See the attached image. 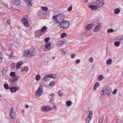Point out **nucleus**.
Returning a JSON list of instances; mask_svg holds the SVG:
<instances>
[{
  "label": "nucleus",
  "mask_w": 123,
  "mask_h": 123,
  "mask_svg": "<svg viewBox=\"0 0 123 123\" xmlns=\"http://www.w3.org/2000/svg\"><path fill=\"white\" fill-rule=\"evenodd\" d=\"M19 78V76H15L13 78L11 79H10V81L11 82H14L17 81Z\"/></svg>",
  "instance_id": "nucleus-16"
},
{
  "label": "nucleus",
  "mask_w": 123,
  "mask_h": 123,
  "mask_svg": "<svg viewBox=\"0 0 123 123\" xmlns=\"http://www.w3.org/2000/svg\"><path fill=\"white\" fill-rule=\"evenodd\" d=\"M50 96L52 98H53L54 97V94L53 93H52L50 94Z\"/></svg>",
  "instance_id": "nucleus-50"
},
{
  "label": "nucleus",
  "mask_w": 123,
  "mask_h": 123,
  "mask_svg": "<svg viewBox=\"0 0 123 123\" xmlns=\"http://www.w3.org/2000/svg\"><path fill=\"white\" fill-rule=\"evenodd\" d=\"M25 107L27 109L29 108V106L28 105H25Z\"/></svg>",
  "instance_id": "nucleus-51"
},
{
  "label": "nucleus",
  "mask_w": 123,
  "mask_h": 123,
  "mask_svg": "<svg viewBox=\"0 0 123 123\" xmlns=\"http://www.w3.org/2000/svg\"><path fill=\"white\" fill-rule=\"evenodd\" d=\"M89 61L90 63H92L93 61V58L92 57H90L89 60Z\"/></svg>",
  "instance_id": "nucleus-44"
},
{
  "label": "nucleus",
  "mask_w": 123,
  "mask_h": 123,
  "mask_svg": "<svg viewBox=\"0 0 123 123\" xmlns=\"http://www.w3.org/2000/svg\"><path fill=\"white\" fill-rule=\"evenodd\" d=\"M102 24L101 23H99L98 25L96 26L94 29V31L95 32H98L99 31L101 27Z\"/></svg>",
  "instance_id": "nucleus-10"
},
{
  "label": "nucleus",
  "mask_w": 123,
  "mask_h": 123,
  "mask_svg": "<svg viewBox=\"0 0 123 123\" xmlns=\"http://www.w3.org/2000/svg\"><path fill=\"white\" fill-rule=\"evenodd\" d=\"M120 40H123V36L121 37H120Z\"/></svg>",
  "instance_id": "nucleus-52"
},
{
  "label": "nucleus",
  "mask_w": 123,
  "mask_h": 123,
  "mask_svg": "<svg viewBox=\"0 0 123 123\" xmlns=\"http://www.w3.org/2000/svg\"><path fill=\"white\" fill-rule=\"evenodd\" d=\"M64 42L62 41H59L57 42L56 44V46L58 47L62 46L64 44Z\"/></svg>",
  "instance_id": "nucleus-12"
},
{
  "label": "nucleus",
  "mask_w": 123,
  "mask_h": 123,
  "mask_svg": "<svg viewBox=\"0 0 123 123\" xmlns=\"http://www.w3.org/2000/svg\"><path fill=\"white\" fill-rule=\"evenodd\" d=\"M50 77L49 76V74L46 75L44 78V80L45 81H48L49 80Z\"/></svg>",
  "instance_id": "nucleus-19"
},
{
  "label": "nucleus",
  "mask_w": 123,
  "mask_h": 123,
  "mask_svg": "<svg viewBox=\"0 0 123 123\" xmlns=\"http://www.w3.org/2000/svg\"><path fill=\"white\" fill-rule=\"evenodd\" d=\"M15 4L17 5H19L20 3V1L19 0H14Z\"/></svg>",
  "instance_id": "nucleus-33"
},
{
  "label": "nucleus",
  "mask_w": 123,
  "mask_h": 123,
  "mask_svg": "<svg viewBox=\"0 0 123 123\" xmlns=\"http://www.w3.org/2000/svg\"><path fill=\"white\" fill-rule=\"evenodd\" d=\"M54 81H52L49 84V86H52L54 84Z\"/></svg>",
  "instance_id": "nucleus-46"
},
{
  "label": "nucleus",
  "mask_w": 123,
  "mask_h": 123,
  "mask_svg": "<svg viewBox=\"0 0 123 123\" xmlns=\"http://www.w3.org/2000/svg\"><path fill=\"white\" fill-rule=\"evenodd\" d=\"M58 94L61 97L63 95V93L62 91L61 90L59 91Z\"/></svg>",
  "instance_id": "nucleus-37"
},
{
  "label": "nucleus",
  "mask_w": 123,
  "mask_h": 123,
  "mask_svg": "<svg viewBox=\"0 0 123 123\" xmlns=\"http://www.w3.org/2000/svg\"><path fill=\"white\" fill-rule=\"evenodd\" d=\"M35 36L36 37H39L41 35V31L40 30H37L36 31Z\"/></svg>",
  "instance_id": "nucleus-17"
},
{
  "label": "nucleus",
  "mask_w": 123,
  "mask_h": 123,
  "mask_svg": "<svg viewBox=\"0 0 123 123\" xmlns=\"http://www.w3.org/2000/svg\"><path fill=\"white\" fill-rule=\"evenodd\" d=\"M24 1L26 3L28 7L32 5V1L31 0H24Z\"/></svg>",
  "instance_id": "nucleus-13"
},
{
  "label": "nucleus",
  "mask_w": 123,
  "mask_h": 123,
  "mask_svg": "<svg viewBox=\"0 0 123 123\" xmlns=\"http://www.w3.org/2000/svg\"><path fill=\"white\" fill-rule=\"evenodd\" d=\"M2 97L1 95V94H0V97Z\"/></svg>",
  "instance_id": "nucleus-56"
},
{
  "label": "nucleus",
  "mask_w": 123,
  "mask_h": 123,
  "mask_svg": "<svg viewBox=\"0 0 123 123\" xmlns=\"http://www.w3.org/2000/svg\"><path fill=\"white\" fill-rule=\"evenodd\" d=\"M7 69L6 68H4L2 71V73L3 74H5L6 73L7 71Z\"/></svg>",
  "instance_id": "nucleus-31"
},
{
  "label": "nucleus",
  "mask_w": 123,
  "mask_h": 123,
  "mask_svg": "<svg viewBox=\"0 0 123 123\" xmlns=\"http://www.w3.org/2000/svg\"><path fill=\"white\" fill-rule=\"evenodd\" d=\"M10 75L12 77H14L15 76V72H11L10 74Z\"/></svg>",
  "instance_id": "nucleus-36"
},
{
  "label": "nucleus",
  "mask_w": 123,
  "mask_h": 123,
  "mask_svg": "<svg viewBox=\"0 0 123 123\" xmlns=\"http://www.w3.org/2000/svg\"><path fill=\"white\" fill-rule=\"evenodd\" d=\"M45 48L47 49H49L51 48L50 44L49 43H47L45 45Z\"/></svg>",
  "instance_id": "nucleus-20"
},
{
  "label": "nucleus",
  "mask_w": 123,
  "mask_h": 123,
  "mask_svg": "<svg viewBox=\"0 0 123 123\" xmlns=\"http://www.w3.org/2000/svg\"><path fill=\"white\" fill-rule=\"evenodd\" d=\"M64 15L62 14H60L56 15L53 16V18L54 23L57 24L61 27L64 29H67L69 28L70 25L69 22L66 21L63 18Z\"/></svg>",
  "instance_id": "nucleus-1"
},
{
  "label": "nucleus",
  "mask_w": 123,
  "mask_h": 123,
  "mask_svg": "<svg viewBox=\"0 0 123 123\" xmlns=\"http://www.w3.org/2000/svg\"><path fill=\"white\" fill-rule=\"evenodd\" d=\"M103 78V76L102 75H100L98 76V80L99 81H101L102 80Z\"/></svg>",
  "instance_id": "nucleus-25"
},
{
  "label": "nucleus",
  "mask_w": 123,
  "mask_h": 123,
  "mask_svg": "<svg viewBox=\"0 0 123 123\" xmlns=\"http://www.w3.org/2000/svg\"><path fill=\"white\" fill-rule=\"evenodd\" d=\"M120 12V10L119 8H117L115 10L114 12L116 14H118Z\"/></svg>",
  "instance_id": "nucleus-28"
},
{
  "label": "nucleus",
  "mask_w": 123,
  "mask_h": 123,
  "mask_svg": "<svg viewBox=\"0 0 123 123\" xmlns=\"http://www.w3.org/2000/svg\"><path fill=\"white\" fill-rule=\"evenodd\" d=\"M22 21L24 25L26 27H28L29 26V25L28 23V21L26 18H22Z\"/></svg>",
  "instance_id": "nucleus-9"
},
{
  "label": "nucleus",
  "mask_w": 123,
  "mask_h": 123,
  "mask_svg": "<svg viewBox=\"0 0 123 123\" xmlns=\"http://www.w3.org/2000/svg\"><path fill=\"white\" fill-rule=\"evenodd\" d=\"M41 77L40 75H36V80L37 81L41 79Z\"/></svg>",
  "instance_id": "nucleus-30"
},
{
  "label": "nucleus",
  "mask_w": 123,
  "mask_h": 123,
  "mask_svg": "<svg viewBox=\"0 0 123 123\" xmlns=\"http://www.w3.org/2000/svg\"><path fill=\"white\" fill-rule=\"evenodd\" d=\"M4 88L7 90L9 88V89L8 85L6 83L4 84Z\"/></svg>",
  "instance_id": "nucleus-35"
},
{
  "label": "nucleus",
  "mask_w": 123,
  "mask_h": 123,
  "mask_svg": "<svg viewBox=\"0 0 123 123\" xmlns=\"http://www.w3.org/2000/svg\"><path fill=\"white\" fill-rule=\"evenodd\" d=\"M43 85H40L37 89L35 92V95L37 97H39L43 94Z\"/></svg>",
  "instance_id": "nucleus-4"
},
{
  "label": "nucleus",
  "mask_w": 123,
  "mask_h": 123,
  "mask_svg": "<svg viewBox=\"0 0 123 123\" xmlns=\"http://www.w3.org/2000/svg\"><path fill=\"white\" fill-rule=\"evenodd\" d=\"M13 55V54L12 53H11L10 54V57H12Z\"/></svg>",
  "instance_id": "nucleus-53"
},
{
  "label": "nucleus",
  "mask_w": 123,
  "mask_h": 123,
  "mask_svg": "<svg viewBox=\"0 0 123 123\" xmlns=\"http://www.w3.org/2000/svg\"><path fill=\"white\" fill-rule=\"evenodd\" d=\"M3 55L1 53H0V63L2 61Z\"/></svg>",
  "instance_id": "nucleus-40"
},
{
  "label": "nucleus",
  "mask_w": 123,
  "mask_h": 123,
  "mask_svg": "<svg viewBox=\"0 0 123 123\" xmlns=\"http://www.w3.org/2000/svg\"><path fill=\"white\" fill-rule=\"evenodd\" d=\"M89 7L92 10H96L98 8V7L96 6L90 5L89 6Z\"/></svg>",
  "instance_id": "nucleus-14"
},
{
  "label": "nucleus",
  "mask_w": 123,
  "mask_h": 123,
  "mask_svg": "<svg viewBox=\"0 0 123 123\" xmlns=\"http://www.w3.org/2000/svg\"><path fill=\"white\" fill-rule=\"evenodd\" d=\"M14 109L13 107L11 108L10 111V117L12 118H15L17 115L15 112L13 111Z\"/></svg>",
  "instance_id": "nucleus-8"
},
{
  "label": "nucleus",
  "mask_w": 123,
  "mask_h": 123,
  "mask_svg": "<svg viewBox=\"0 0 123 123\" xmlns=\"http://www.w3.org/2000/svg\"><path fill=\"white\" fill-rule=\"evenodd\" d=\"M7 22L9 24H11V20L10 19H8L7 21Z\"/></svg>",
  "instance_id": "nucleus-47"
},
{
  "label": "nucleus",
  "mask_w": 123,
  "mask_h": 123,
  "mask_svg": "<svg viewBox=\"0 0 123 123\" xmlns=\"http://www.w3.org/2000/svg\"><path fill=\"white\" fill-rule=\"evenodd\" d=\"M117 91V90L116 89H115L113 91V94H115L116 93V92Z\"/></svg>",
  "instance_id": "nucleus-49"
},
{
  "label": "nucleus",
  "mask_w": 123,
  "mask_h": 123,
  "mask_svg": "<svg viewBox=\"0 0 123 123\" xmlns=\"http://www.w3.org/2000/svg\"><path fill=\"white\" fill-rule=\"evenodd\" d=\"M72 104V102L70 101H67L66 102V105L67 106H70Z\"/></svg>",
  "instance_id": "nucleus-29"
},
{
  "label": "nucleus",
  "mask_w": 123,
  "mask_h": 123,
  "mask_svg": "<svg viewBox=\"0 0 123 123\" xmlns=\"http://www.w3.org/2000/svg\"><path fill=\"white\" fill-rule=\"evenodd\" d=\"M50 39V38L49 37L45 38V42H47L49 41Z\"/></svg>",
  "instance_id": "nucleus-45"
},
{
  "label": "nucleus",
  "mask_w": 123,
  "mask_h": 123,
  "mask_svg": "<svg viewBox=\"0 0 123 123\" xmlns=\"http://www.w3.org/2000/svg\"><path fill=\"white\" fill-rule=\"evenodd\" d=\"M114 31V30L112 29H108L107 30V32L108 33H110L111 32H112Z\"/></svg>",
  "instance_id": "nucleus-38"
},
{
  "label": "nucleus",
  "mask_w": 123,
  "mask_h": 123,
  "mask_svg": "<svg viewBox=\"0 0 123 123\" xmlns=\"http://www.w3.org/2000/svg\"><path fill=\"white\" fill-rule=\"evenodd\" d=\"M22 111L24 113V111L23 110H22Z\"/></svg>",
  "instance_id": "nucleus-57"
},
{
  "label": "nucleus",
  "mask_w": 123,
  "mask_h": 123,
  "mask_svg": "<svg viewBox=\"0 0 123 123\" xmlns=\"http://www.w3.org/2000/svg\"><path fill=\"white\" fill-rule=\"evenodd\" d=\"M36 54L34 48H31L29 49L24 50L23 53V55L24 56L28 58L35 55Z\"/></svg>",
  "instance_id": "nucleus-2"
},
{
  "label": "nucleus",
  "mask_w": 123,
  "mask_h": 123,
  "mask_svg": "<svg viewBox=\"0 0 123 123\" xmlns=\"http://www.w3.org/2000/svg\"><path fill=\"white\" fill-rule=\"evenodd\" d=\"M93 112L92 111H90L89 112L88 116L86 118V123H89L92 117Z\"/></svg>",
  "instance_id": "nucleus-6"
},
{
  "label": "nucleus",
  "mask_w": 123,
  "mask_h": 123,
  "mask_svg": "<svg viewBox=\"0 0 123 123\" xmlns=\"http://www.w3.org/2000/svg\"><path fill=\"white\" fill-rule=\"evenodd\" d=\"M19 89L18 86H16L15 87L13 86L9 88V89L12 92H15Z\"/></svg>",
  "instance_id": "nucleus-11"
},
{
  "label": "nucleus",
  "mask_w": 123,
  "mask_h": 123,
  "mask_svg": "<svg viewBox=\"0 0 123 123\" xmlns=\"http://www.w3.org/2000/svg\"><path fill=\"white\" fill-rule=\"evenodd\" d=\"M55 58V57L54 56H53L52 57V58L53 59H54Z\"/></svg>",
  "instance_id": "nucleus-55"
},
{
  "label": "nucleus",
  "mask_w": 123,
  "mask_h": 123,
  "mask_svg": "<svg viewBox=\"0 0 123 123\" xmlns=\"http://www.w3.org/2000/svg\"><path fill=\"white\" fill-rule=\"evenodd\" d=\"M53 107L54 109H55L56 108V107L55 105H53Z\"/></svg>",
  "instance_id": "nucleus-54"
},
{
  "label": "nucleus",
  "mask_w": 123,
  "mask_h": 123,
  "mask_svg": "<svg viewBox=\"0 0 123 123\" xmlns=\"http://www.w3.org/2000/svg\"><path fill=\"white\" fill-rule=\"evenodd\" d=\"M42 10L44 11H46L48 10V8L46 7H42Z\"/></svg>",
  "instance_id": "nucleus-34"
},
{
  "label": "nucleus",
  "mask_w": 123,
  "mask_h": 123,
  "mask_svg": "<svg viewBox=\"0 0 123 123\" xmlns=\"http://www.w3.org/2000/svg\"><path fill=\"white\" fill-rule=\"evenodd\" d=\"M94 25L93 24H90L87 25L86 26V29L89 30L91 29L94 26Z\"/></svg>",
  "instance_id": "nucleus-15"
},
{
  "label": "nucleus",
  "mask_w": 123,
  "mask_h": 123,
  "mask_svg": "<svg viewBox=\"0 0 123 123\" xmlns=\"http://www.w3.org/2000/svg\"><path fill=\"white\" fill-rule=\"evenodd\" d=\"M76 54L74 53L73 54L71 55V57L72 59L74 58Z\"/></svg>",
  "instance_id": "nucleus-41"
},
{
  "label": "nucleus",
  "mask_w": 123,
  "mask_h": 123,
  "mask_svg": "<svg viewBox=\"0 0 123 123\" xmlns=\"http://www.w3.org/2000/svg\"><path fill=\"white\" fill-rule=\"evenodd\" d=\"M59 50L63 55L65 54H66V52L63 49H59Z\"/></svg>",
  "instance_id": "nucleus-32"
},
{
  "label": "nucleus",
  "mask_w": 123,
  "mask_h": 123,
  "mask_svg": "<svg viewBox=\"0 0 123 123\" xmlns=\"http://www.w3.org/2000/svg\"><path fill=\"white\" fill-rule=\"evenodd\" d=\"M22 64H23V63L21 62H18L17 63V65H16V68L17 69L20 68V66L21 65H22Z\"/></svg>",
  "instance_id": "nucleus-18"
},
{
  "label": "nucleus",
  "mask_w": 123,
  "mask_h": 123,
  "mask_svg": "<svg viewBox=\"0 0 123 123\" xmlns=\"http://www.w3.org/2000/svg\"><path fill=\"white\" fill-rule=\"evenodd\" d=\"M104 119V117H101L99 119L98 122V123H101Z\"/></svg>",
  "instance_id": "nucleus-42"
},
{
  "label": "nucleus",
  "mask_w": 123,
  "mask_h": 123,
  "mask_svg": "<svg viewBox=\"0 0 123 123\" xmlns=\"http://www.w3.org/2000/svg\"><path fill=\"white\" fill-rule=\"evenodd\" d=\"M47 27L46 26H43L41 28V31L42 32H44L47 30Z\"/></svg>",
  "instance_id": "nucleus-21"
},
{
  "label": "nucleus",
  "mask_w": 123,
  "mask_h": 123,
  "mask_svg": "<svg viewBox=\"0 0 123 123\" xmlns=\"http://www.w3.org/2000/svg\"><path fill=\"white\" fill-rule=\"evenodd\" d=\"M53 108L49 106H43L41 107L42 111H47L52 110Z\"/></svg>",
  "instance_id": "nucleus-7"
},
{
  "label": "nucleus",
  "mask_w": 123,
  "mask_h": 123,
  "mask_svg": "<svg viewBox=\"0 0 123 123\" xmlns=\"http://www.w3.org/2000/svg\"><path fill=\"white\" fill-rule=\"evenodd\" d=\"M72 6H71L68 9V11L69 12L71 11L72 10Z\"/></svg>",
  "instance_id": "nucleus-43"
},
{
  "label": "nucleus",
  "mask_w": 123,
  "mask_h": 123,
  "mask_svg": "<svg viewBox=\"0 0 123 123\" xmlns=\"http://www.w3.org/2000/svg\"><path fill=\"white\" fill-rule=\"evenodd\" d=\"M99 85L100 84L99 83H96L94 85V89L95 90H96L97 88L98 87Z\"/></svg>",
  "instance_id": "nucleus-23"
},
{
  "label": "nucleus",
  "mask_w": 123,
  "mask_h": 123,
  "mask_svg": "<svg viewBox=\"0 0 123 123\" xmlns=\"http://www.w3.org/2000/svg\"><path fill=\"white\" fill-rule=\"evenodd\" d=\"M28 70V68L27 67H25L24 69H22L21 71H22L24 70H25L26 71H27Z\"/></svg>",
  "instance_id": "nucleus-39"
},
{
  "label": "nucleus",
  "mask_w": 123,
  "mask_h": 123,
  "mask_svg": "<svg viewBox=\"0 0 123 123\" xmlns=\"http://www.w3.org/2000/svg\"><path fill=\"white\" fill-rule=\"evenodd\" d=\"M120 44V43L119 41H117L115 42L114 44L117 47H118Z\"/></svg>",
  "instance_id": "nucleus-26"
},
{
  "label": "nucleus",
  "mask_w": 123,
  "mask_h": 123,
  "mask_svg": "<svg viewBox=\"0 0 123 123\" xmlns=\"http://www.w3.org/2000/svg\"><path fill=\"white\" fill-rule=\"evenodd\" d=\"M111 91L112 89L111 87L109 86H106L101 91V93L102 95H107L108 96H110Z\"/></svg>",
  "instance_id": "nucleus-3"
},
{
  "label": "nucleus",
  "mask_w": 123,
  "mask_h": 123,
  "mask_svg": "<svg viewBox=\"0 0 123 123\" xmlns=\"http://www.w3.org/2000/svg\"><path fill=\"white\" fill-rule=\"evenodd\" d=\"M112 60L111 59H109L107 61V63L108 65H110L112 63Z\"/></svg>",
  "instance_id": "nucleus-27"
},
{
  "label": "nucleus",
  "mask_w": 123,
  "mask_h": 123,
  "mask_svg": "<svg viewBox=\"0 0 123 123\" xmlns=\"http://www.w3.org/2000/svg\"><path fill=\"white\" fill-rule=\"evenodd\" d=\"M95 4L98 7H103L105 5L104 2L103 0H96Z\"/></svg>",
  "instance_id": "nucleus-5"
},
{
  "label": "nucleus",
  "mask_w": 123,
  "mask_h": 123,
  "mask_svg": "<svg viewBox=\"0 0 123 123\" xmlns=\"http://www.w3.org/2000/svg\"><path fill=\"white\" fill-rule=\"evenodd\" d=\"M67 36V34L66 33H62L61 35V37L62 38L66 37Z\"/></svg>",
  "instance_id": "nucleus-24"
},
{
  "label": "nucleus",
  "mask_w": 123,
  "mask_h": 123,
  "mask_svg": "<svg viewBox=\"0 0 123 123\" xmlns=\"http://www.w3.org/2000/svg\"><path fill=\"white\" fill-rule=\"evenodd\" d=\"M49 76L50 78H51L53 79H55L57 77V75L55 74H49Z\"/></svg>",
  "instance_id": "nucleus-22"
},
{
  "label": "nucleus",
  "mask_w": 123,
  "mask_h": 123,
  "mask_svg": "<svg viewBox=\"0 0 123 123\" xmlns=\"http://www.w3.org/2000/svg\"><path fill=\"white\" fill-rule=\"evenodd\" d=\"M80 62V60L79 59L77 60L76 61V64H78Z\"/></svg>",
  "instance_id": "nucleus-48"
},
{
  "label": "nucleus",
  "mask_w": 123,
  "mask_h": 123,
  "mask_svg": "<svg viewBox=\"0 0 123 123\" xmlns=\"http://www.w3.org/2000/svg\"><path fill=\"white\" fill-rule=\"evenodd\" d=\"M116 123H118V122H116Z\"/></svg>",
  "instance_id": "nucleus-58"
}]
</instances>
